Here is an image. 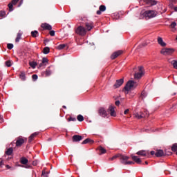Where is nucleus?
I'll return each instance as SVG.
<instances>
[{"mask_svg":"<svg viewBox=\"0 0 177 177\" xmlns=\"http://www.w3.org/2000/svg\"><path fill=\"white\" fill-rule=\"evenodd\" d=\"M145 164H146V165H147V164H149V162L145 161Z\"/></svg>","mask_w":177,"mask_h":177,"instance_id":"nucleus-62","label":"nucleus"},{"mask_svg":"<svg viewBox=\"0 0 177 177\" xmlns=\"http://www.w3.org/2000/svg\"><path fill=\"white\" fill-rule=\"evenodd\" d=\"M5 15H6L5 11H0V19H2L3 17H5Z\"/></svg>","mask_w":177,"mask_h":177,"instance_id":"nucleus-43","label":"nucleus"},{"mask_svg":"<svg viewBox=\"0 0 177 177\" xmlns=\"http://www.w3.org/2000/svg\"><path fill=\"white\" fill-rule=\"evenodd\" d=\"M41 177H49V171H46L45 169L42 170Z\"/></svg>","mask_w":177,"mask_h":177,"instance_id":"nucleus-27","label":"nucleus"},{"mask_svg":"<svg viewBox=\"0 0 177 177\" xmlns=\"http://www.w3.org/2000/svg\"><path fill=\"white\" fill-rule=\"evenodd\" d=\"M171 64L174 66V68H176V70H177V61L176 60H173L171 62Z\"/></svg>","mask_w":177,"mask_h":177,"instance_id":"nucleus-38","label":"nucleus"},{"mask_svg":"<svg viewBox=\"0 0 177 177\" xmlns=\"http://www.w3.org/2000/svg\"><path fill=\"white\" fill-rule=\"evenodd\" d=\"M137 86H138V83H136V82H135L133 80H129L126 84L124 89L127 92H129V91H131V89H135V88H136Z\"/></svg>","mask_w":177,"mask_h":177,"instance_id":"nucleus-3","label":"nucleus"},{"mask_svg":"<svg viewBox=\"0 0 177 177\" xmlns=\"http://www.w3.org/2000/svg\"><path fill=\"white\" fill-rule=\"evenodd\" d=\"M82 139H84V138H82L81 136L80 135H74L72 137V140L73 142H81V140H82Z\"/></svg>","mask_w":177,"mask_h":177,"instance_id":"nucleus-12","label":"nucleus"},{"mask_svg":"<svg viewBox=\"0 0 177 177\" xmlns=\"http://www.w3.org/2000/svg\"><path fill=\"white\" fill-rule=\"evenodd\" d=\"M6 168H9V165H6Z\"/></svg>","mask_w":177,"mask_h":177,"instance_id":"nucleus-64","label":"nucleus"},{"mask_svg":"<svg viewBox=\"0 0 177 177\" xmlns=\"http://www.w3.org/2000/svg\"><path fill=\"white\" fill-rule=\"evenodd\" d=\"M171 2H176L177 0H170Z\"/></svg>","mask_w":177,"mask_h":177,"instance_id":"nucleus-61","label":"nucleus"},{"mask_svg":"<svg viewBox=\"0 0 177 177\" xmlns=\"http://www.w3.org/2000/svg\"><path fill=\"white\" fill-rule=\"evenodd\" d=\"M155 156L156 157H162L165 156V154L164 153V151H162V149H158L156 151Z\"/></svg>","mask_w":177,"mask_h":177,"instance_id":"nucleus-14","label":"nucleus"},{"mask_svg":"<svg viewBox=\"0 0 177 177\" xmlns=\"http://www.w3.org/2000/svg\"><path fill=\"white\" fill-rule=\"evenodd\" d=\"M76 34L84 37L86 34V29L82 26H78L75 30Z\"/></svg>","mask_w":177,"mask_h":177,"instance_id":"nucleus-6","label":"nucleus"},{"mask_svg":"<svg viewBox=\"0 0 177 177\" xmlns=\"http://www.w3.org/2000/svg\"><path fill=\"white\" fill-rule=\"evenodd\" d=\"M145 2L147 3V5H150L151 6L157 5V1L156 0H145Z\"/></svg>","mask_w":177,"mask_h":177,"instance_id":"nucleus-18","label":"nucleus"},{"mask_svg":"<svg viewBox=\"0 0 177 177\" xmlns=\"http://www.w3.org/2000/svg\"><path fill=\"white\" fill-rule=\"evenodd\" d=\"M29 65L30 67H32V68H35L37 67V64L35 62H30Z\"/></svg>","mask_w":177,"mask_h":177,"instance_id":"nucleus-32","label":"nucleus"},{"mask_svg":"<svg viewBox=\"0 0 177 177\" xmlns=\"http://www.w3.org/2000/svg\"><path fill=\"white\" fill-rule=\"evenodd\" d=\"M122 84H124V78L116 80V82L113 85L114 89H117V88H120V86H121Z\"/></svg>","mask_w":177,"mask_h":177,"instance_id":"nucleus-10","label":"nucleus"},{"mask_svg":"<svg viewBox=\"0 0 177 177\" xmlns=\"http://www.w3.org/2000/svg\"><path fill=\"white\" fill-rule=\"evenodd\" d=\"M128 113H129V109H127L124 111V114L125 115L128 114Z\"/></svg>","mask_w":177,"mask_h":177,"instance_id":"nucleus-50","label":"nucleus"},{"mask_svg":"<svg viewBox=\"0 0 177 177\" xmlns=\"http://www.w3.org/2000/svg\"><path fill=\"white\" fill-rule=\"evenodd\" d=\"M66 46H67V44H59L58 46H57V49L59 50H62V49H64V48H66Z\"/></svg>","mask_w":177,"mask_h":177,"instance_id":"nucleus-34","label":"nucleus"},{"mask_svg":"<svg viewBox=\"0 0 177 177\" xmlns=\"http://www.w3.org/2000/svg\"><path fill=\"white\" fill-rule=\"evenodd\" d=\"M88 143H89V145H92L94 143V141L93 140H91L90 138H86L82 142V145H86Z\"/></svg>","mask_w":177,"mask_h":177,"instance_id":"nucleus-21","label":"nucleus"},{"mask_svg":"<svg viewBox=\"0 0 177 177\" xmlns=\"http://www.w3.org/2000/svg\"><path fill=\"white\" fill-rule=\"evenodd\" d=\"M41 63H43V64H44V63H48V58L44 57V58L42 59Z\"/></svg>","mask_w":177,"mask_h":177,"instance_id":"nucleus-46","label":"nucleus"},{"mask_svg":"<svg viewBox=\"0 0 177 177\" xmlns=\"http://www.w3.org/2000/svg\"><path fill=\"white\" fill-rule=\"evenodd\" d=\"M37 164H38V161H37V160H35L32 162V165H34V166L37 165Z\"/></svg>","mask_w":177,"mask_h":177,"instance_id":"nucleus-51","label":"nucleus"},{"mask_svg":"<svg viewBox=\"0 0 177 177\" xmlns=\"http://www.w3.org/2000/svg\"><path fill=\"white\" fill-rule=\"evenodd\" d=\"M115 158H120V162L121 164H123V165H133V164H135V162L128 161L129 160V157L120 153H118L109 158V161H113Z\"/></svg>","mask_w":177,"mask_h":177,"instance_id":"nucleus-1","label":"nucleus"},{"mask_svg":"<svg viewBox=\"0 0 177 177\" xmlns=\"http://www.w3.org/2000/svg\"><path fill=\"white\" fill-rule=\"evenodd\" d=\"M50 35L51 37H55V30H50Z\"/></svg>","mask_w":177,"mask_h":177,"instance_id":"nucleus-47","label":"nucleus"},{"mask_svg":"<svg viewBox=\"0 0 177 177\" xmlns=\"http://www.w3.org/2000/svg\"><path fill=\"white\" fill-rule=\"evenodd\" d=\"M139 72L136 73L134 74V79L135 80H140L143 75H145V72L143 71V66H139Z\"/></svg>","mask_w":177,"mask_h":177,"instance_id":"nucleus-5","label":"nucleus"},{"mask_svg":"<svg viewBox=\"0 0 177 177\" xmlns=\"http://www.w3.org/2000/svg\"><path fill=\"white\" fill-rule=\"evenodd\" d=\"M115 109V107L114 106L111 105L107 110V112L110 113L111 117H115V115H117Z\"/></svg>","mask_w":177,"mask_h":177,"instance_id":"nucleus-8","label":"nucleus"},{"mask_svg":"<svg viewBox=\"0 0 177 177\" xmlns=\"http://www.w3.org/2000/svg\"><path fill=\"white\" fill-rule=\"evenodd\" d=\"M6 154L7 156H12V154H13V148L12 147H10L8 148L6 151Z\"/></svg>","mask_w":177,"mask_h":177,"instance_id":"nucleus-24","label":"nucleus"},{"mask_svg":"<svg viewBox=\"0 0 177 177\" xmlns=\"http://www.w3.org/2000/svg\"><path fill=\"white\" fill-rule=\"evenodd\" d=\"M150 153L151 156H154V154L156 155V151H151Z\"/></svg>","mask_w":177,"mask_h":177,"instance_id":"nucleus-54","label":"nucleus"},{"mask_svg":"<svg viewBox=\"0 0 177 177\" xmlns=\"http://www.w3.org/2000/svg\"><path fill=\"white\" fill-rule=\"evenodd\" d=\"M26 142H27V138H24L21 136L17 138V140L15 142L16 147H21V146H23V145H24Z\"/></svg>","mask_w":177,"mask_h":177,"instance_id":"nucleus-4","label":"nucleus"},{"mask_svg":"<svg viewBox=\"0 0 177 177\" xmlns=\"http://www.w3.org/2000/svg\"><path fill=\"white\" fill-rule=\"evenodd\" d=\"M13 5L12 3H10L8 4V8H9V11L10 12H13Z\"/></svg>","mask_w":177,"mask_h":177,"instance_id":"nucleus-42","label":"nucleus"},{"mask_svg":"<svg viewBox=\"0 0 177 177\" xmlns=\"http://www.w3.org/2000/svg\"><path fill=\"white\" fill-rule=\"evenodd\" d=\"M172 154V152H169V153H167V156H171Z\"/></svg>","mask_w":177,"mask_h":177,"instance_id":"nucleus-58","label":"nucleus"},{"mask_svg":"<svg viewBox=\"0 0 177 177\" xmlns=\"http://www.w3.org/2000/svg\"><path fill=\"white\" fill-rule=\"evenodd\" d=\"M98 150L100 151V156H102V154H106V149L103 148L102 146L98 147Z\"/></svg>","mask_w":177,"mask_h":177,"instance_id":"nucleus-22","label":"nucleus"},{"mask_svg":"<svg viewBox=\"0 0 177 177\" xmlns=\"http://www.w3.org/2000/svg\"><path fill=\"white\" fill-rule=\"evenodd\" d=\"M158 44L160 45V46H167V44L164 42L161 37H158Z\"/></svg>","mask_w":177,"mask_h":177,"instance_id":"nucleus-20","label":"nucleus"},{"mask_svg":"<svg viewBox=\"0 0 177 177\" xmlns=\"http://www.w3.org/2000/svg\"><path fill=\"white\" fill-rule=\"evenodd\" d=\"M18 2H19V0H12L10 3L14 5H16V3H17Z\"/></svg>","mask_w":177,"mask_h":177,"instance_id":"nucleus-48","label":"nucleus"},{"mask_svg":"<svg viewBox=\"0 0 177 177\" xmlns=\"http://www.w3.org/2000/svg\"><path fill=\"white\" fill-rule=\"evenodd\" d=\"M142 46H147V44L146 43L142 44Z\"/></svg>","mask_w":177,"mask_h":177,"instance_id":"nucleus-57","label":"nucleus"},{"mask_svg":"<svg viewBox=\"0 0 177 177\" xmlns=\"http://www.w3.org/2000/svg\"><path fill=\"white\" fill-rule=\"evenodd\" d=\"M132 160L136 162V164H142V160L140 158H138L136 156H131Z\"/></svg>","mask_w":177,"mask_h":177,"instance_id":"nucleus-17","label":"nucleus"},{"mask_svg":"<svg viewBox=\"0 0 177 177\" xmlns=\"http://www.w3.org/2000/svg\"><path fill=\"white\" fill-rule=\"evenodd\" d=\"M3 165V160L0 159V167H1V168H2Z\"/></svg>","mask_w":177,"mask_h":177,"instance_id":"nucleus-49","label":"nucleus"},{"mask_svg":"<svg viewBox=\"0 0 177 177\" xmlns=\"http://www.w3.org/2000/svg\"><path fill=\"white\" fill-rule=\"evenodd\" d=\"M42 64H44V63H41L40 65H39V67H41L42 66Z\"/></svg>","mask_w":177,"mask_h":177,"instance_id":"nucleus-63","label":"nucleus"},{"mask_svg":"<svg viewBox=\"0 0 177 177\" xmlns=\"http://www.w3.org/2000/svg\"><path fill=\"white\" fill-rule=\"evenodd\" d=\"M147 96V93H146V91H143L142 93H141V95H140V97L142 99V100H145V98Z\"/></svg>","mask_w":177,"mask_h":177,"instance_id":"nucleus-31","label":"nucleus"},{"mask_svg":"<svg viewBox=\"0 0 177 177\" xmlns=\"http://www.w3.org/2000/svg\"><path fill=\"white\" fill-rule=\"evenodd\" d=\"M169 27L170 28H175V27H176V22H171V24L169 25Z\"/></svg>","mask_w":177,"mask_h":177,"instance_id":"nucleus-41","label":"nucleus"},{"mask_svg":"<svg viewBox=\"0 0 177 177\" xmlns=\"http://www.w3.org/2000/svg\"><path fill=\"white\" fill-rule=\"evenodd\" d=\"M135 117H136V118L140 120L141 118H145V114H143V113H142V112H140V113H136Z\"/></svg>","mask_w":177,"mask_h":177,"instance_id":"nucleus-23","label":"nucleus"},{"mask_svg":"<svg viewBox=\"0 0 177 177\" xmlns=\"http://www.w3.org/2000/svg\"><path fill=\"white\" fill-rule=\"evenodd\" d=\"M5 64L7 67H12V61L8 60L5 62Z\"/></svg>","mask_w":177,"mask_h":177,"instance_id":"nucleus-36","label":"nucleus"},{"mask_svg":"<svg viewBox=\"0 0 177 177\" xmlns=\"http://www.w3.org/2000/svg\"><path fill=\"white\" fill-rule=\"evenodd\" d=\"M50 52V48L49 47H45L43 48V53L44 55H48Z\"/></svg>","mask_w":177,"mask_h":177,"instance_id":"nucleus-29","label":"nucleus"},{"mask_svg":"<svg viewBox=\"0 0 177 177\" xmlns=\"http://www.w3.org/2000/svg\"><path fill=\"white\" fill-rule=\"evenodd\" d=\"M136 154H138V156H142V157H146V156H147L146 154V151H139Z\"/></svg>","mask_w":177,"mask_h":177,"instance_id":"nucleus-26","label":"nucleus"},{"mask_svg":"<svg viewBox=\"0 0 177 177\" xmlns=\"http://www.w3.org/2000/svg\"><path fill=\"white\" fill-rule=\"evenodd\" d=\"M19 78H21L22 81H26V73H24V71L21 72V74L19 75Z\"/></svg>","mask_w":177,"mask_h":177,"instance_id":"nucleus-28","label":"nucleus"},{"mask_svg":"<svg viewBox=\"0 0 177 177\" xmlns=\"http://www.w3.org/2000/svg\"><path fill=\"white\" fill-rule=\"evenodd\" d=\"M86 28L87 31H91L93 28V26H92V24L86 23Z\"/></svg>","mask_w":177,"mask_h":177,"instance_id":"nucleus-25","label":"nucleus"},{"mask_svg":"<svg viewBox=\"0 0 177 177\" xmlns=\"http://www.w3.org/2000/svg\"><path fill=\"white\" fill-rule=\"evenodd\" d=\"M62 107H63V109H67V106H64V105L62 106Z\"/></svg>","mask_w":177,"mask_h":177,"instance_id":"nucleus-59","label":"nucleus"},{"mask_svg":"<svg viewBox=\"0 0 177 177\" xmlns=\"http://www.w3.org/2000/svg\"><path fill=\"white\" fill-rule=\"evenodd\" d=\"M3 122V118L0 115V124H2Z\"/></svg>","mask_w":177,"mask_h":177,"instance_id":"nucleus-52","label":"nucleus"},{"mask_svg":"<svg viewBox=\"0 0 177 177\" xmlns=\"http://www.w3.org/2000/svg\"><path fill=\"white\" fill-rule=\"evenodd\" d=\"M172 151H177V144H173L171 147Z\"/></svg>","mask_w":177,"mask_h":177,"instance_id":"nucleus-40","label":"nucleus"},{"mask_svg":"<svg viewBox=\"0 0 177 177\" xmlns=\"http://www.w3.org/2000/svg\"><path fill=\"white\" fill-rule=\"evenodd\" d=\"M7 48H8V49H9L10 50L11 49H13V44H7Z\"/></svg>","mask_w":177,"mask_h":177,"instance_id":"nucleus-44","label":"nucleus"},{"mask_svg":"<svg viewBox=\"0 0 177 177\" xmlns=\"http://www.w3.org/2000/svg\"><path fill=\"white\" fill-rule=\"evenodd\" d=\"M41 28H44V30H48L49 31H50V30H52V26H50V24H46V23L42 24L41 25Z\"/></svg>","mask_w":177,"mask_h":177,"instance_id":"nucleus-13","label":"nucleus"},{"mask_svg":"<svg viewBox=\"0 0 177 177\" xmlns=\"http://www.w3.org/2000/svg\"><path fill=\"white\" fill-rule=\"evenodd\" d=\"M31 36H32L33 38H37V37H38V31H37V30L32 31V32H31Z\"/></svg>","mask_w":177,"mask_h":177,"instance_id":"nucleus-33","label":"nucleus"},{"mask_svg":"<svg viewBox=\"0 0 177 177\" xmlns=\"http://www.w3.org/2000/svg\"><path fill=\"white\" fill-rule=\"evenodd\" d=\"M45 74H46V77H49V75H52V71H50L49 69H46Z\"/></svg>","mask_w":177,"mask_h":177,"instance_id":"nucleus-37","label":"nucleus"},{"mask_svg":"<svg viewBox=\"0 0 177 177\" xmlns=\"http://www.w3.org/2000/svg\"><path fill=\"white\" fill-rule=\"evenodd\" d=\"M98 114H100L101 117H107V111H106L104 108H100L98 110Z\"/></svg>","mask_w":177,"mask_h":177,"instance_id":"nucleus-11","label":"nucleus"},{"mask_svg":"<svg viewBox=\"0 0 177 177\" xmlns=\"http://www.w3.org/2000/svg\"><path fill=\"white\" fill-rule=\"evenodd\" d=\"M37 135H39V132H35L32 133L28 138V142L31 143V142H32V140H34V138H35V136H37Z\"/></svg>","mask_w":177,"mask_h":177,"instance_id":"nucleus-15","label":"nucleus"},{"mask_svg":"<svg viewBox=\"0 0 177 177\" xmlns=\"http://www.w3.org/2000/svg\"><path fill=\"white\" fill-rule=\"evenodd\" d=\"M122 53H123V51L121 50H118V51H116V52H114V53L111 55V59L112 60H114V59H117V57H118V56L122 55Z\"/></svg>","mask_w":177,"mask_h":177,"instance_id":"nucleus-9","label":"nucleus"},{"mask_svg":"<svg viewBox=\"0 0 177 177\" xmlns=\"http://www.w3.org/2000/svg\"><path fill=\"white\" fill-rule=\"evenodd\" d=\"M20 162L23 165H27V164L28 163V159L26 157H22L20 158Z\"/></svg>","mask_w":177,"mask_h":177,"instance_id":"nucleus-19","label":"nucleus"},{"mask_svg":"<svg viewBox=\"0 0 177 177\" xmlns=\"http://www.w3.org/2000/svg\"><path fill=\"white\" fill-rule=\"evenodd\" d=\"M77 118L80 122H82V121H84V116H82V115H78Z\"/></svg>","mask_w":177,"mask_h":177,"instance_id":"nucleus-35","label":"nucleus"},{"mask_svg":"<svg viewBox=\"0 0 177 177\" xmlns=\"http://www.w3.org/2000/svg\"><path fill=\"white\" fill-rule=\"evenodd\" d=\"M70 121L75 122V121H77V118H73V117L70 116V117L67 119V122H70Z\"/></svg>","mask_w":177,"mask_h":177,"instance_id":"nucleus-39","label":"nucleus"},{"mask_svg":"<svg viewBox=\"0 0 177 177\" xmlns=\"http://www.w3.org/2000/svg\"><path fill=\"white\" fill-rule=\"evenodd\" d=\"M21 3H23V0H21V1H20V3H19V6H20L21 5Z\"/></svg>","mask_w":177,"mask_h":177,"instance_id":"nucleus-56","label":"nucleus"},{"mask_svg":"<svg viewBox=\"0 0 177 177\" xmlns=\"http://www.w3.org/2000/svg\"><path fill=\"white\" fill-rule=\"evenodd\" d=\"M175 52V50L173 48H162L160 50L161 55H164V56H169V55H172Z\"/></svg>","mask_w":177,"mask_h":177,"instance_id":"nucleus-7","label":"nucleus"},{"mask_svg":"<svg viewBox=\"0 0 177 177\" xmlns=\"http://www.w3.org/2000/svg\"><path fill=\"white\" fill-rule=\"evenodd\" d=\"M32 78L33 81H37L38 80V75H35V74L32 75Z\"/></svg>","mask_w":177,"mask_h":177,"instance_id":"nucleus-45","label":"nucleus"},{"mask_svg":"<svg viewBox=\"0 0 177 177\" xmlns=\"http://www.w3.org/2000/svg\"><path fill=\"white\" fill-rule=\"evenodd\" d=\"M106 11V6L101 5L99 8V10L97 11V15H102V12Z\"/></svg>","mask_w":177,"mask_h":177,"instance_id":"nucleus-16","label":"nucleus"},{"mask_svg":"<svg viewBox=\"0 0 177 177\" xmlns=\"http://www.w3.org/2000/svg\"><path fill=\"white\" fill-rule=\"evenodd\" d=\"M174 10H175V12H177V7L174 8Z\"/></svg>","mask_w":177,"mask_h":177,"instance_id":"nucleus-60","label":"nucleus"},{"mask_svg":"<svg viewBox=\"0 0 177 177\" xmlns=\"http://www.w3.org/2000/svg\"><path fill=\"white\" fill-rule=\"evenodd\" d=\"M120 102L119 100L115 101V106H120Z\"/></svg>","mask_w":177,"mask_h":177,"instance_id":"nucleus-53","label":"nucleus"},{"mask_svg":"<svg viewBox=\"0 0 177 177\" xmlns=\"http://www.w3.org/2000/svg\"><path fill=\"white\" fill-rule=\"evenodd\" d=\"M157 16V12L154 10H146V11H141L140 19H153V17H156Z\"/></svg>","mask_w":177,"mask_h":177,"instance_id":"nucleus-2","label":"nucleus"},{"mask_svg":"<svg viewBox=\"0 0 177 177\" xmlns=\"http://www.w3.org/2000/svg\"><path fill=\"white\" fill-rule=\"evenodd\" d=\"M2 77V72L0 71V81H1V80H2V77Z\"/></svg>","mask_w":177,"mask_h":177,"instance_id":"nucleus-55","label":"nucleus"},{"mask_svg":"<svg viewBox=\"0 0 177 177\" xmlns=\"http://www.w3.org/2000/svg\"><path fill=\"white\" fill-rule=\"evenodd\" d=\"M22 34L21 32L17 33V37L15 39V42H19L20 39H21Z\"/></svg>","mask_w":177,"mask_h":177,"instance_id":"nucleus-30","label":"nucleus"}]
</instances>
